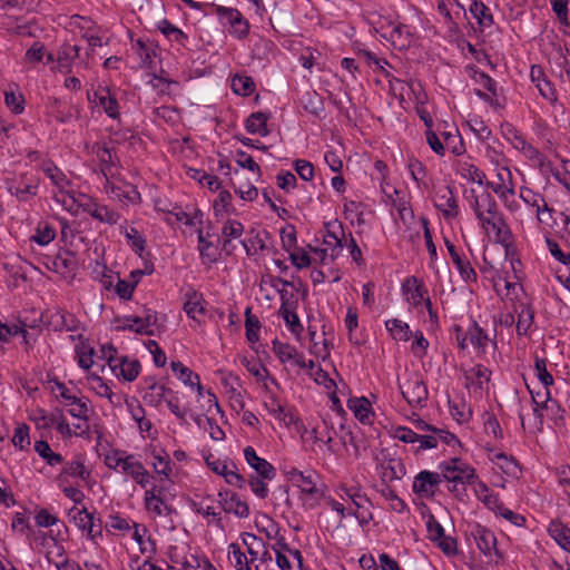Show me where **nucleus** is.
<instances>
[{
	"label": "nucleus",
	"mask_w": 570,
	"mask_h": 570,
	"mask_svg": "<svg viewBox=\"0 0 570 570\" xmlns=\"http://www.w3.org/2000/svg\"><path fill=\"white\" fill-rule=\"evenodd\" d=\"M228 550V558L236 570H253L249 566L250 561L237 543H230Z\"/></svg>",
	"instance_id": "33"
},
{
	"label": "nucleus",
	"mask_w": 570,
	"mask_h": 570,
	"mask_svg": "<svg viewBox=\"0 0 570 570\" xmlns=\"http://www.w3.org/2000/svg\"><path fill=\"white\" fill-rule=\"evenodd\" d=\"M269 119V114L257 111L253 112L245 122L246 130L250 134H259L261 136L269 135V129L267 128V120Z\"/></svg>",
	"instance_id": "18"
},
{
	"label": "nucleus",
	"mask_w": 570,
	"mask_h": 570,
	"mask_svg": "<svg viewBox=\"0 0 570 570\" xmlns=\"http://www.w3.org/2000/svg\"><path fill=\"white\" fill-rule=\"evenodd\" d=\"M170 366L173 372H175L178 375V377L183 381L185 385L194 387L195 375H197L196 373H194L190 368L185 366L179 361L171 362Z\"/></svg>",
	"instance_id": "41"
},
{
	"label": "nucleus",
	"mask_w": 570,
	"mask_h": 570,
	"mask_svg": "<svg viewBox=\"0 0 570 570\" xmlns=\"http://www.w3.org/2000/svg\"><path fill=\"white\" fill-rule=\"evenodd\" d=\"M12 443L14 446L19 448L20 450H23L26 448L24 443L27 445L30 444L29 426L27 424L18 425L14 429Z\"/></svg>",
	"instance_id": "53"
},
{
	"label": "nucleus",
	"mask_w": 570,
	"mask_h": 570,
	"mask_svg": "<svg viewBox=\"0 0 570 570\" xmlns=\"http://www.w3.org/2000/svg\"><path fill=\"white\" fill-rule=\"evenodd\" d=\"M4 185L11 195L17 196L19 200H27L30 195H36V185L24 183V176H21L19 185L16 184L13 178H6Z\"/></svg>",
	"instance_id": "20"
},
{
	"label": "nucleus",
	"mask_w": 570,
	"mask_h": 570,
	"mask_svg": "<svg viewBox=\"0 0 570 570\" xmlns=\"http://www.w3.org/2000/svg\"><path fill=\"white\" fill-rule=\"evenodd\" d=\"M232 89L236 95L247 97L255 90V82L249 76L236 75L232 80Z\"/></svg>",
	"instance_id": "30"
},
{
	"label": "nucleus",
	"mask_w": 570,
	"mask_h": 570,
	"mask_svg": "<svg viewBox=\"0 0 570 570\" xmlns=\"http://www.w3.org/2000/svg\"><path fill=\"white\" fill-rule=\"evenodd\" d=\"M405 474L404 464L400 459H389L382 464V481L392 482L400 480Z\"/></svg>",
	"instance_id": "21"
},
{
	"label": "nucleus",
	"mask_w": 570,
	"mask_h": 570,
	"mask_svg": "<svg viewBox=\"0 0 570 570\" xmlns=\"http://www.w3.org/2000/svg\"><path fill=\"white\" fill-rule=\"evenodd\" d=\"M92 96L95 99H98L99 105L110 118H119L120 112L118 100L107 86H99Z\"/></svg>",
	"instance_id": "13"
},
{
	"label": "nucleus",
	"mask_w": 570,
	"mask_h": 570,
	"mask_svg": "<svg viewBox=\"0 0 570 570\" xmlns=\"http://www.w3.org/2000/svg\"><path fill=\"white\" fill-rule=\"evenodd\" d=\"M186 302L184 303V311L188 317L197 320V314H204L205 308L202 305L203 294L198 293L194 288H189L186 294Z\"/></svg>",
	"instance_id": "19"
},
{
	"label": "nucleus",
	"mask_w": 570,
	"mask_h": 570,
	"mask_svg": "<svg viewBox=\"0 0 570 570\" xmlns=\"http://www.w3.org/2000/svg\"><path fill=\"white\" fill-rule=\"evenodd\" d=\"M137 286V281L127 282L125 279H118L116 284V293L121 299H130L132 297V293L135 287Z\"/></svg>",
	"instance_id": "57"
},
{
	"label": "nucleus",
	"mask_w": 570,
	"mask_h": 570,
	"mask_svg": "<svg viewBox=\"0 0 570 570\" xmlns=\"http://www.w3.org/2000/svg\"><path fill=\"white\" fill-rule=\"evenodd\" d=\"M79 56V47L77 45H63L57 53V62L60 71H69L71 61Z\"/></svg>",
	"instance_id": "24"
},
{
	"label": "nucleus",
	"mask_w": 570,
	"mask_h": 570,
	"mask_svg": "<svg viewBox=\"0 0 570 570\" xmlns=\"http://www.w3.org/2000/svg\"><path fill=\"white\" fill-rule=\"evenodd\" d=\"M90 380L97 383V385L95 386V390L99 396L107 397L111 404H116V402L114 401L115 394L112 393L110 387L107 385V383H105L104 380L99 375L92 374L90 376Z\"/></svg>",
	"instance_id": "60"
},
{
	"label": "nucleus",
	"mask_w": 570,
	"mask_h": 570,
	"mask_svg": "<svg viewBox=\"0 0 570 570\" xmlns=\"http://www.w3.org/2000/svg\"><path fill=\"white\" fill-rule=\"evenodd\" d=\"M281 239L283 248L286 252L292 253L291 250L296 247L297 238H296V229L294 225H288L287 227L281 230Z\"/></svg>",
	"instance_id": "51"
},
{
	"label": "nucleus",
	"mask_w": 570,
	"mask_h": 570,
	"mask_svg": "<svg viewBox=\"0 0 570 570\" xmlns=\"http://www.w3.org/2000/svg\"><path fill=\"white\" fill-rule=\"evenodd\" d=\"M48 325L51 326L55 332H61L63 330L75 332L79 328L80 321L72 313L57 309L48 316Z\"/></svg>",
	"instance_id": "10"
},
{
	"label": "nucleus",
	"mask_w": 570,
	"mask_h": 570,
	"mask_svg": "<svg viewBox=\"0 0 570 570\" xmlns=\"http://www.w3.org/2000/svg\"><path fill=\"white\" fill-rule=\"evenodd\" d=\"M315 478H317V474L315 473L304 474L296 485L302 489L303 493L316 495L318 493V489L316 487Z\"/></svg>",
	"instance_id": "54"
},
{
	"label": "nucleus",
	"mask_w": 570,
	"mask_h": 570,
	"mask_svg": "<svg viewBox=\"0 0 570 570\" xmlns=\"http://www.w3.org/2000/svg\"><path fill=\"white\" fill-rule=\"evenodd\" d=\"M68 514L72 518L77 527L83 531L86 530L87 534H91L94 527V514L89 513L86 508L77 509L76 507L70 509Z\"/></svg>",
	"instance_id": "23"
},
{
	"label": "nucleus",
	"mask_w": 570,
	"mask_h": 570,
	"mask_svg": "<svg viewBox=\"0 0 570 570\" xmlns=\"http://www.w3.org/2000/svg\"><path fill=\"white\" fill-rule=\"evenodd\" d=\"M278 293L281 295L282 301L279 314L285 320V315H288V317H291V315L295 313V309L297 307V301L294 299L293 295L288 296L285 289H278Z\"/></svg>",
	"instance_id": "45"
},
{
	"label": "nucleus",
	"mask_w": 570,
	"mask_h": 570,
	"mask_svg": "<svg viewBox=\"0 0 570 570\" xmlns=\"http://www.w3.org/2000/svg\"><path fill=\"white\" fill-rule=\"evenodd\" d=\"M474 80L488 90L492 98L498 99L497 82L494 79L483 71H475Z\"/></svg>",
	"instance_id": "50"
},
{
	"label": "nucleus",
	"mask_w": 570,
	"mask_h": 570,
	"mask_svg": "<svg viewBox=\"0 0 570 570\" xmlns=\"http://www.w3.org/2000/svg\"><path fill=\"white\" fill-rule=\"evenodd\" d=\"M261 322L256 315L252 314V308L247 307L245 311V328H246V338L249 343L254 344L258 342L259 335L258 332L261 330Z\"/></svg>",
	"instance_id": "28"
},
{
	"label": "nucleus",
	"mask_w": 570,
	"mask_h": 570,
	"mask_svg": "<svg viewBox=\"0 0 570 570\" xmlns=\"http://www.w3.org/2000/svg\"><path fill=\"white\" fill-rule=\"evenodd\" d=\"M219 504L226 513H233L238 518H247L249 515V507L242 501L237 493L230 490H222L218 493Z\"/></svg>",
	"instance_id": "6"
},
{
	"label": "nucleus",
	"mask_w": 570,
	"mask_h": 570,
	"mask_svg": "<svg viewBox=\"0 0 570 570\" xmlns=\"http://www.w3.org/2000/svg\"><path fill=\"white\" fill-rule=\"evenodd\" d=\"M469 335H470V342L473 345H475L482 350L485 348L489 337H488V334L483 331L482 327L479 326V324L476 322H474L472 324V326L470 327Z\"/></svg>",
	"instance_id": "47"
},
{
	"label": "nucleus",
	"mask_w": 570,
	"mask_h": 570,
	"mask_svg": "<svg viewBox=\"0 0 570 570\" xmlns=\"http://www.w3.org/2000/svg\"><path fill=\"white\" fill-rule=\"evenodd\" d=\"M273 352L282 363L294 361L297 356V350L294 346L287 343H282L278 340L273 341Z\"/></svg>",
	"instance_id": "38"
},
{
	"label": "nucleus",
	"mask_w": 570,
	"mask_h": 570,
	"mask_svg": "<svg viewBox=\"0 0 570 570\" xmlns=\"http://www.w3.org/2000/svg\"><path fill=\"white\" fill-rule=\"evenodd\" d=\"M550 537L567 552H570V528L560 521H551L548 527Z\"/></svg>",
	"instance_id": "17"
},
{
	"label": "nucleus",
	"mask_w": 570,
	"mask_h": 570,
	"mask_svg": "<svg viewBox=\"0 0 570 570\" xmlns=\"http://www.w3.org/2000/svg\"><path fill=\"white\" fill-rule=\"evenodd\" d=\"M426 530L429 533V539L432 541H436L444 534L443 527L438 522L433 514H430L429 520L426 522Z\"/></svg>",
	"instance_id": "63"
},
{
	"label": "nucleus",
	"mask_w": 570,
	"mask_h": 570,
	"mask_svg": "<svg viewBox=\"0 0 570 570\" xmlns=\"http://www.w3.org/2000/svg\"><path fill=\"white\" fill-rule=\"evenodd\" d=\"M442 135L448 148L451 150L452 154L460 156L464 153V145L458 129H455V134H452L451 131H445Z\"/></svg>",
	"instance_id": "40"
},
{
	"label": "nucleus",
	"mask_w": 570,
	"mask_h": 570,
	"mask_svg": "<svg viewBox=\"0 0 570 570\" xmlns=\"http://www.w3.org/2000/svg\"><path fill=\"white\" fill-rule=\"evenodd\" d=\"M302 101L304 109L315 117H321L325 110L323 99L316 91H307Z\"/></svg>",
	"instance_id": "25"
},
{
	"label": "nucleus",
	"mask_w": 570,
	"mask_h": 570,
	"mask_svg": "<svg viewBox=\"0 0 570 570\" xmlns=\"http://www.w3.org/2000/svg\"><path fill=\"white\" fill-rule=\"evenodd\" d=\"M244 232V226L238 220H227L223 227V236L228 238H238Z\"/></svg>",
	"instance_id": "64"
},
{
	"label": "nucleus",
	"mask_w": 570,
	"mask_h": 570,
	"mask_svg": "<svg viewBox=\"0 0 570 570\" xmlns=\"http://www.w3.org/2000/svg\"><path fill=\"white\" fill-rule=\"evenodd\" d=\"M110 456H106L105 463L107 466L110 469L121 466L122 471L130 474L139 485L142 488L147 485L150 474L139 461L134 460V455H127L125 459H117L114 465L110 463Z\"/></svg>",
	"instance_id": "5"
},
{
	"label": "nucleus",
	"mask_w": 570,
	"mask_h": 570,
	"mask_svg": "<svg viewBox=\"0 0 570 570\" xmlns=\"http://www.w3.org/2000/svg\"><path fill=\"white\" fill-rule=\"evenodd\" d=\"M243 543L246 547L247 553L250 556V563H253L258 557V549L265 548L264 541L253 533L242 534Z\"/></svg>",
	"instance_id": "35"
},
{
	"label": "nucleus",
	"mask_w": 570,
	"mask_h": 570,
	"mask_svg": "<svg viewBox=\"0 0 570 570\" xmlns=\"http://www.w3.org/2000/svg\"><path fill=\"white\" fill-rule=\"evenodd\" d=\"M65 475L78 476L83 481H87L91 473L83 465V462L80 459L68 462L62 469L59 479L62 480Z\"/></svg>",
	"instance_id": "31"
},
{
	"label": "nucleus",
	"mask_w": 570,
	"mask_h": 570,
	"mask_svg": "<svg viewBox=\"0 0 570 570\" xmlns=\"http://www.w3.org/2000/svg\"><path fill=\"white\" fill-rule=\"evenodd\" d=\"M471 537L484 556L491 557L494 554L495 563H499L503 560V554L497 548V538L491 530L480 524H475L471 530Z\"/></svg>",
	"instance_id": "4"
},
{
	"label": "nucleus",
	"mask_w": 570,
	"mask_h": 570,
	"mask_svg": "<svg viewBox=\"0 0 570 570\" xmlns=\"http://www.w3.org/2000/svg\"><path fill=\"white\" fill-rule=\"evenodd\" d=\"M483 207L488 216H483V220H480L483 228L491 227L495 230V240L501 244H505L511 237V232L499 212L498 204L490 193L482 195Z\"/></svg>",
	"instance_id": "1"
},
{
	"label": "nucleus",
	"mask_w": 570,
	"mask_h": 570,
	"mask_svg": "<svg viewBox=\"0 0 570 570\" xmlns=\"http://www.w3.org/2000/svg\"><path fill=\"white\" fill-rule=\"evenodd\" d=\"M235 193L244 200H254L258 196L257 188L249 181L246 184L239 183L238 185L232 184Z\"/></svg>",
	"instance_id": "49"
},
{
	"label": "nucleus",
	"mask_w": 570,
	"mask_h": 570,
	"mask_svg": "<svg viewBox=\"0 0 570 570\" xmlns=\"http://www.w3.org/2000/svg\"><path fill=\"white\" fill-rule=\"evenodd\" d=\"M41 170L61 191L63 190L65 186L69 184V180L67 179L66 175L51 160L43 161L41 164Z\"/></svg>",
	"instance_id": "22"
},
{
	"label": "nucleus",
	"mask_w": 570,
	"mask_h": 570,
	"mask_svg": "<svg viewBox=\"0 0 570 570\" xmlns=\"http://www.w3.org/2000/svg\"><path fill=\"white\" fill-rule=\"evenodd\" d=\"M294 168L297 173V175L306 181H309L314 177V167L312 163L304 160V159H297L294 163Z\"/></svg>",
	"instance_id": "56"
},
{
	"label": "nucleus",
	"mask_w": 570,
	"mask_h": 570,
	"mask_svg": "<svg viewBox=\"0 0 570 570\" xmlns=\"http://www.w3.org/2000/svg\"><path fill=\"white\" fill-rule=\"evenodd\" d=\"M450 257L465 282H476V273L468 259L462 257L458 252Z\"/></svg>",
	"instance_id": "27"
},
{
	"label": "nucleus",
	"mask_w": 570,
	"mask_h": 570,
	"mask_svg": "<svg viewBox=\"0 0 570 570\" xmlns=\"http://www.w3.org/2000/svg\"><path fill=\"white\" fill-rule=\"evenodd\" d=\"M140 363L138 360L128 361L127 357H121L120 361V375L125 381H135L140 373Z\"/></svg>",
	"instance_id": "36"
},
{
	"label": "nucleus",
	"mask_w": 570,
	"mask_h": 570,
	"mask_svg": "<svg viewBox=\"0 0 570 570\" xmlns=\"http://www.w3.org/2000/svg\"><path fill=\"white\" fill-rule=\"evenodd\" d=\"M449 407H450L451 415L458 423H465L472 416L471 409H465L466 406L464 403H462L460 405V404L452 403L451 401H449Z\"/></svg>",
	"instance_id": "52"
},
{
	"label": "nucleus",
	"mask_w": 570,
	"mask_h": 570,
	"mask_svg": "<svg viewBox=\"0 0 570 570\" xmlns=\"http://www.w3.org/2000/svg\"><path fill=\"white\" fill-rule=\"evenodd\" d=\"M188 174L193 179L198 180L202 185H206L212 190L220 188V181L217 176L195 168H189Z\"/></svg>",
	"instance_id": "37"
},
{
	"label": "nucleus",
	"mask_w": 570,
	"mask_h": 570,
	"mask_svg": "<svg viewBox=\"0 0 570 570\" xmlns=\"http://www.w3.org/2000/svg\"><path fill=\"white\" fill-rule=\"evenodd\" d=\"M347 406L353 411L354 416L363 424L370 423V416L374 415L372 405L365 396L350 399Z\"/></svg>",
	"instance_id": "15"
},
{
	"label": "nucleus",
	"mask_w": 570,
	"mask_h": 570,
	"mask_svg": "<svg viewBox=\"0 0 570 570\" xmlns=\"http://www.w3.org/2000/svg\"><path fill=\"white\" fill-rule=\"evenodd\" d=\"M35 451L50 466L61 464L63 459L61 454L56 453L51 450L49 443L45 440L37 441L35 443Z\"/></svg>",
	"instance_id": "26"
},
{
	"label": "nucleus",
	"mask_w": 570,
	"mask_h": 570,
	"mask_svg": "<svg viewBox=\"0 0 570 570\" xmlns=\"http://www.w3.org/2000/svg\"><path fill=\"white\" fill-rule=\"evenodd\" d=\"M124 320H126L127 322H130V323H141V326H138L135 328V333L140 334V335L153 336L154 331L150 330V326L157 324L158 316H157V312L146 309L145 316L128 315V316H125Z\"/></svg>",
	"instance_id": "16"
},
{
	"label": "nucleus",
	"mask_w": 570,
	"mask_h": 570,
	"mask_svg": "<svg viewBox=\"0 0 570 570\" xmlns=\"http://www.w3.org/2000/svg\"><path fill=\"white\" fill-rule=\"evenodd\" d=\"M266 480L267 479H263L262 476L254 474H252L247 480L250 490L259 499H265L268 495V487L267 483L265 482Z\"/></svg>",
	"instance_id": "44"
},
{
	"label": "nucleus",
	"mask_w": 570,
	"mask_h": 570,
	"mask_svg": "<svg viewBox=\"0 0 570 570\" xmlns=\"http://www.w3.org/2000/svg\"><path fill=\"white\" fill-rule=\"evenodd\" d=\"M79 207L82 208L83 212L88 213L95 219L107 223L109 225L117 224L119 219V214L108 209L106 206H99L92 202V199L86 197L85 203H79Z\"/></svg>",
	"instance_id": "11"
},
{
	"label": "nucleus",
	"mask_w": 570,
	"mask_h": 570,
	"mask_svg": "<svg viewBox=\"0 0 570 570\" xmlns=\"http://www.w3.org/2000/svg\"><path fill=\"white\" fill-rule=\"evenodd\" d=\"M410 285L414 286V291L411 293V298L413 299V302L416 304L420 301H423L424 292L422 288V283L415 276H411L404 281L403 288H410Z\"/></svg>",
	"instance_id": "59"
},
{
	"label": "nucleus",
	"mask_w": 570,
	"mask_h": 570,
	"mask_svg": "<svg viewBox=\"0 0 570 570\" xmlns=\"http://www.w3.org/2000/svg\"><path fill=\"white\" fill-rule=\"evenodd\" d=\"M547 245L551 255L566 266H570V254H566L561 250L559 244L556 240L547 238Z\"/></svg>",
	"instance_id": "62"
},
{
	"label": "nucleus",
	"mask_w": 570,
	"mask_h": 570,
	"mask_svg": "<svg viewBox=\"0 0 570 570\" xmlns=\"http://www.w3.org/2000/svg\"><path fill=\"white\" fill-rule=\"evenodd\" d=\"M440 482L441 478L439 473L426 470L421 471L414 478L413 492L425 498H432Z\"/></svg>",
	"instance_id": "7"
},
{
	"label": "nucleus",
	"mask_w": 570,
	"mask_h": 570,
	"mask_svg": "<svg viewBox=\"0 0 570 570\" xmlns=\"http://www.w3.org/2000/svg\"><path fill=\"white\" fill-rule=\"evenodd\" d=\"M163 453H164V455H161L160 453H155V452L153 453V458H154L153 465H154L156 473L165 475L166 478H169V474L171 472L170 459L165 451H163Z\"/></svg>",
	"instance_id": "43"
},
{
	"label": "nucleus",
	"mask_w": 570,
	"mask_h": 570,
	"mask_svg": "<svg viewBox=\"0 0 570 570\" xmlns=\"http://www.w3.org/2000/svg\"><path fill=\"white\" fill-rule=\"evenodd\" d=\"M277 186L285 190L289 191L296 186V177L291 171H281L276 176Z\"/></svg>",
	"instance_id": "61"
},
{
	"label": "nucleus",
	"mask_w": 570,
	"mask_h": 570,
	"mask_svg": "<svg viewBox=\"0 0 570 570\" xmlns=\"http://www.w3.org/2000/svg\"><path fill=\"white\" fill-rule=\"evenodd\" d=\"M56 237V230L49 225L38 226L37 234L31 237V240L45 246L52 242Z\"/></svg>",
	"instance_id": "46"
},
{
	"label": "nucleus",
	"mask_w": 570,
	"mask_h": 570,
	"mask_svg": "<svg viewBox=\"0 0 570 570\" xmlns=\"http://www.w3.org/2000/svg\"><path fill=\"white\" fill-rule=\"evenodd\" d=\"M158 29L168 38L174 36L176 41H181L187 38L180 29L171 24L167 19H164L158 23Z\"/></svg>",
	"instance_id": "58"
},
{
	"label": "nucleus",
	"mask_w": 570,
	"mask_h": 570,
	"mask_svg": "<svg viewBox=\"0 0 570 570\" xmlns=\"http://www.w3.org/2000/svg\"><path fill=\"white\" fill-rule=\"evenodd\" d=\"M244 458L247 464L255 470V475L267 479V481H271L275 478L276 469L267 460L258 456L253 446L248 445L244 449Z\"/></svg>",
	"instance_id": "8"
},
{
	"label": "nucleus",
	"mask_w": 570,
	"mask_h": 570,
	"mask_svg": "<svg viewBox=\"0 0 570 570\" xmlns=\"http://www.w3.org/2000/svg\"><path fill=\"white\" fill-rule=\"evenodd\" d=\"M445 472H455L454 475L443 474V478L449 482L474 484L478 480L475 469L466 463L460 465H444Z\"/></svg>",
	"instance_id": "12"
},
{
	"label": "nucleus",
	"mask_w": 570,
	"mask_h": 570,
	"mask_svg": "<svg viewBox=\"0 0 570 570\" xmlns=\"http://www.w3.org/2000/svg\"><path fill=\"white\" fill-rule=\"evenodd\" d=\"M534 367L539 381L546 386L553 384V376L547 370V360L535 356Z\"/></svg>",
	"instance_id": "48"
},
{
	"label": "nucleus",
	"mask_w": 570,
	"mask_h": 570,
	"mask_svg": "<svg viewBox=\"0 0 570 570\" xmlns=\"http://www.w3.org/2000/svg\"><path fill=\"white\" fill-rule=\"evenodd\" d=\"M521 311L519 312V320L517 324V333L519 335H525L534 318V311L529 304H521Z\"/></svg>",
	"instance_id": "34"
},
{
	"label": "nucleus",
	"mask_w": 570,
	"mask_h": 570,
	"mask_svg": "<svg viewBox=\"0 0 570 570\" xmlns=\"http://www.w3.org/2000/svg\"><path fill=\"white\" fill-rule=\"evenodd\" d=\"M272 404L276 407L273 409L274 413H277V417L282 420L286 425H295L296 428H304L302 420L292 412H286L284 406L277 403L275 397L272 399Z\"/></svg>",
	"instance_id": "39"
},
{
	"label": "nucleus",
	"mask_w": 570,
	"mask_h": 570,
	"mask_svg": "<svg viewBox=\"0 0 570 570\" xmlns=\"http://www.w3.org/2000/svg\"><path fill=\"white\" fill-rule=\"evenodd\" d=\"M210 7L214 8L216 14L223 21V24L229 26V33L233 37L242 40L249 35L250 24L238 9L216 6L214 3H212Z\"/></svg>",
	"instance_id": "2"
},
{
	"label": "nucleus",
	"mask_w": 570,
	"mask_h": 570,
	"mask_svg": "<svg viewBox=\"0 0 570 570\" xmlns=\"http://www.w3.org/2000/svg\"><path fill=\"white\" fill-rule=\"evenodd\" d=\"M435 207L443 214L445 219L455 218L459 215V206L453 194V187L446 185L438 193Z\"/></svg>",
	"instance_id": "9"
},
{
	"label": "nucleus",
	"mask_w": 570,
	"mask_h": 570,
	"mask_svg": "<svg viewBox=\"0 0 570 570\" xmlns=\"http://www.w3.org/2000/svg\"><path fill=\"white\" fill-rule=\"evenodd\" d=\"M397 386L411 406H423L428 400V387L416 373L411 374L404 382L399 380Z\"/></svg>",
	"instance_id": "3"
},
{
	"label": "nucleus",
	"mask_w": 570,
	"mask_h": 570,
	"mask_svg": "<svg viewBox=\"0 0 570 570\" xmlns=\"http://www.w3.org/2000/svg\"><path fill=\"white\" fill-rule=\"evenodd\" d=\"M385 326L395 340L407 342L411 338L409 325L397 318L386 321Z\"/></svg>",
	"instance_id": "32"
},
{
	"label": "nucleus",
	"mask_w": 570,
	"mask_h": 570,
	"mask_svg": "<svg viewBox=\"0 0 570 570\" xmlns=\"http://www.w3.org/2000/svg\"><path fill=\"white\" fill-rule=\"evenodd\" d=\"M520 197L528 205L535 207L539 222H546V219L541 217V214L548 213L549 216L552 215L553 208L548 206L541 194L535 193L530 188L522 187L520 190Z\"/></svg>",
	"instance_id": "14"
},
{
	"label": "nucleus",
	"mask_w": 570,
	"mask_h": 570,
	"mask_svg": "<svg viewBox=\"0 0 570 570\" xmlns=\"http://www.w3.org/2000/svg\"><path fill=\"white\" fill-rule=\"evenodd\" d=\"M62 411L56 410V412H52L51 414H47V412L43 409H37L35 412V416L31 417V420L37 424L40 429H49L50 426L55 425L58 420L62 417Z\"/></svg>",
	"instance_id": "29"
},
{
	"label": "nucleus",
	"mask_w": 570,
	"mask_h": 570,
	"mask_svg": "<svg viewBox=\"0 0 570 570\" xmlns=\"http://www.w3.org/2000/svg\"><path fill=\"white\" fill-rule=\"evenodd\" d=\"M125 235L130 243L132 250L141 255L142 250L145 249V238L134 227L127 229Z\"/></svg>",
	"instance_id": "55"
},
{
	"label": "nucleus",
	"mask_w": 570,
	"mask_h": 570,
	"mask_svg": "<svg viewBox=\"0 0 570 570\" xmlns=\"http://www.w3.org/2000/svg\"><path fill=\"white\" fill-rule=\"evenodd\" d=\"M232 194L228 190H222L214 203V214L219 217L228 213L232 208Z\"/></svg>",
	"instance_id": "42"
}]
</instances>
